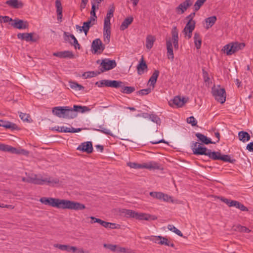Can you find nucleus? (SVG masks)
Instances as JSON below:
<instances>
[{
  "instance_id": "f257e3e1",
  "label": "nucleus",
  "mask_w": 253,
  "mask_h": 253,
  "mask_svg": "<svg viewBox=\"0 0 253 253\" xmlns=\"http://www.w3.org/2000/svg\"><path fill=\"white\" fill-rule=\"evenodd\" d=\"M27 178L23 177L22 181L28 183H33L37 185H43L44 184H57L59 180L57 178H53L50 177H41L33 173L25 172Z\"/></svg>"
},
{
  "instance_id": "f03ea898",
  "label": "nucleus",
  "mask_w": 253,
  "mask_h": 253,
  "mask_svg": "<svg viewBox=\"0 0 253 253\" xmlns=\"http://www.w3.org/2000/svg\"><path fill=\"white\" fill-rule=\"evenodd\" d=\"M56 208L62 209H67L70 210H82L84 209L85 207L84 204L77 202L57 199Z\"/></svg>"
},
{
  "instance_id": "7ed1b4c3",
  "label": "nucleus",
  "mask_w": 253,
  "mask_h": 253,
  "mask_svg": "<svg viewBox=\"0 0 253 253\" xmlns=\"http://www.w3.org/2000/svg\"><path fill=\"white\" fill-rule=\"evenodd\" d=\"M245 46V44L243 42H232L225 45L223 47V50L227 55H230L240 50H242Z\"/></svg>"
},
{
  "instance_id": "20e7f679",
  "label": "nucleus",
  "mask_w": 253,
  "mask_h": 253,
  "mask_svg": "<svg viewBox=\"0 0 253 253\" xmlns=\"http://www.w3.org/2000/svg\"><path fill=\"white\" fill-rule=\"evenodd\" d=\"M124 83L121 81H116V80H103L99 82H97L95 83V85H98V87H101L104 86L107 87H111L114 88H118L123 84Z\"/></svg>"
},
{
  "instance_id": "39448f33",
  "label": "nucleus",
  "mask_w": 253,
  "mask_h": 253,
  "mask_svg": "<svg viewBox=\"0 0 253 253\" xmlns=\"http://www.w3.org/2000/svg\"><path fill=\"white\" fill-rule=\"evenodd\" d=\"M212 94L215 99L221 104L226 101V92L224 88L213 87Z\"/></svg>"
},
{
  "instance_id": "423d86ee",
  "label": "nucleus",
  "mask_w": 253,
  "mask_h": 253,
  "mask_svg": "<svg viewBox=\"0 0 253 253\" xmlns=\"http://www.w3.org/2000/svg\"><path fill=\"white\" fill-rule=\"evenodd\" d=\"M17 36L18 39L27 42H36L39 39V36L35 33H18Z\"/></svg>"
},
{
  "instance_id": "0eeeda50",
  "label": "nucleus",
  "mask_w": 253,
  "mask_h": 253,
  "mask_svg": "<svg viewBox=\"0 0 253 253\" xmlns=\"http://www.w3.org/2000/svg\"><path fill=\"white\" fill-rule=\"evenodd\" d=\"M116 66L117 63L115 60L105 58L102 60L100 63V66L101 67V71L102 72L108 71L114 68Z\"/></svg>"
},
{
  "instance_id": "6e6552de",
  "label": "nucleus",
  "mask_w": 253,
  "mask_h": 253,
  "mask_svg": "<svg viewBox=\"0 0 253 253\" xmlns=\"http://www.w3.org/2000/svg\"><path fill=\"white\" fill-rule=\"evenodd\" d=\"M198 144V143L197 142L193 141L192 143L191 148L193 154L197 155H204L206 156L209 149L205 147H201Z\"/></svg>"
},
{
  "instance_id": "1a4fd4ad",
  "label": "nucleus",
  "mask_w": 253,
  "mask_h": 253,
  "mask_svg": "<svg viewBox=\"0 0 253 253\" xmlns=\"http://www.w3.org/2000/svg\"><path fill=\"white\" fill-rule=\"evenodd\" d=\"M11 26L18 29H26L29 27L28 23L18 18L13 19V22L10 23Z\"/></svg>"
},
{
  "instance_id": "9d476101",
  "label": "nucleus",
  "mask_w": 253,
  "mask_h": 253,
  "mask_svg": "<svg viewBox=\"0 0 253 253\" xmlns=\"http://www.w3.org/2000/svg\"><path fill=\"white\" fill-rule=\"evenodd\" d=\"M91 48L94 50L95 53L98 52L100 53L104 50L105 46L102 43L100 39H96L93 41Z\"/></svg>"
},
{
  "instance_id": "9b49d317",
  "label": "nucleus",
  "mask_w": 253,
  "mask_h": 253,
  "mask_svg": "<svg viewBox=\"0 0 253 253\" xmlns=\"http://www.w3.org/2000/svg\"><path fill=\"white\" fill-rule=\"evenodd\" d=\"M186 100L185 98H181L179 96H177L174 97L172 100L169 101V104L171 107L176 106L177 107H181L183 106L186 103Z\"/></svg>"
},
{
  "instance_id": "f8f14e48",
  "label": "nucleus",
  "mask_w": 253,
  "mask_h": 253,
  "mask_svg": "<svg viewBox=\"0 0 253 253\" xmlns=\"http://www.w3.org/2000/svg\"><path fill=\"white\" fill-rule=\"evenodd\" d=\"M77 150L85 152L87 154L91 153L93 151L92 142L86 141L81 143L77 148Z\"/></svg>"
},
{
  "instance_id": "ddd939ff",
  "label": "nucleus",
  "mask_w": 253,
  "mask_h": 253,
  "mask_svg": "<svg viewBox=\"0 0 253 253\" xmlns=\"http://www.w3.org/2000/svg\"><path fill=\"white\" fill-rule=\"evenodd\" d=\"M192 3L193 1L191 0H186L176 8V11L179 14H182Z\"/></svg>"
},
{
  "instance_id": "4468645a",
  "label": "nucleus",
  "mask_w": 253,
  "mask_h": 253,
  "mask_svg": "<svg viewBox=\"0 0 253 253\" xmlns=\"http://www.w3.org/2000/svg\"><path fill=\"white\" fill-rule=\"evenodd\" d=\"M5 152H9L12 154H21L27 156L29 154V152L24 149H17L11 146L6 145Z\"/></svg>"
},
{
  "instance_id": "2eb2a0df",
  "label": "nucleus",
  "mask_w": 253,
  "mask_h": 253,
  "mask_svg": "<svg viewBox=\"0 0 253 253\" xmlns=\"http://www.w3.org/2000/svg\"><path fill=\"white\" fill-rule=\"evenodd\" d=\"M57 198H46L43 197L40 198V202L45 205H48L56 208Z\"/></svg>"
},
{
  "instance_id": "dca6fc26",
  "label": "nucleus",
  "mask_w": 253,
  "mask_h": 253,
  "mask_svg": "<svg viewBox=\"0 0 253 253\" xmlns=\"http://www.w3.org/2000/svg\"><path fill=\"white\" fill-rule=\"evenodd\" d=\"M53 55L60 58H73L74 55L72 51H63L57 52H54Z\"/></svg>"
},
{
  "instance_id": "f3484780",
  "label": "nucleus",
  "mask_w": 253,
  "mask_h": 253,
  "mask_svg": "<svg viewBox=\"0 0 253 253\" xmlns=\"http://www.w3.org/2000/svg\"><path fill=\"white\" fill-rule=\"evenodd\" d=\"M166 46L167 49V55L169 59L172 60L174 58L172 42L170 39L166 40Z\"/></svg>"
},
{
  "instance_id": "a211bd4d",
  "label": "nucleus",
  "mask_w": 253,
  "mask_h": 253,
  "mask_svg": "<svg viewBox=\"0 0 253 253\" xmlns=\"http://www.w3.org/2000/svg\"><path fill=\"white\" fill-rule=\"evenodd\" d=\"M65 110V107H55L52 108V112L53 115L59 118H64Z\"/></svg>"
},
{
  "instance_id": "6ab92c4d",
  "label": "nucleus",
  "mask_w": 253,
  "mask_h": 253,
  "mask_svg": "<svg viewBox=\"0 0 253 253\" xmlns=\"http://www.w3.org/2000/svg\"><path fill=\"white\" fill-rule=\"evenodd\" d=\"M111 27L110 26H103V38L105 43L108 44L110 40Z\"/></svg>"
},
{
  "instance_id": "aec40b11",
  "label": "nucleus",
  "mask_w": 253,
  "mask_h": 253,
  "mask_svg": "<svg viewBox=\"0 0 253 253\" xmlns=\"http://www.w3.org/2000/svg\"><path fill=\"white\" fill-rule=\"evenodd\" d=\"M5 3L10 7L15 9L21 8L23 6V3L18 0H8L6 1Z\"/></svg>"
},
{
  "instance_id": "412c9836",
  "label": "nucleus",
  "mask_w": 253,
  "mask_h": 253,
  "mask_svg": "<svg viewBox=\"0 0 253 253\" xmlns=\"http://www.w3.org/2000/svg\"><path fill=\"white\" fill-rule=\"evenodd\" d=\"M0 126H3L6 128H9L11 130H16L18 129L17 126L11 122L0 120Z\"/></svg>"
},
{
  "instance_id": "4be33fe9",
  "label": "nucleus",
  "mask_w": 253,
  "mask_h": 253,
  "mask_svg": "<svg viewBox=\"0 0 253 253\" xmlns=\"http://www.w3.org/2000/svg\"><path fill=\"white\" fill-rule=\"evenodd\" d=\"M66 108L64 118L66 119H73L77 116L74 108H70L68 106H65Z\"/></svg>"
},
{
  "instance_id": "5701e85b",
  "label": "nucleus",
  "mask_w": 253,
  "mask_h": 253,
  "mask_svg": "<svg viewBox=\"0 0 253 253\" xmlns=\"http://www.w3.org/2000/svg\"><path fill=\"white\" fill-rule=\"evenodd\" d=\"M152 241L159 244L165 245L168 246H173V244L171 243L168 238H151Z\"/></svg>"
},
{
  "instance_id": "b1692460",
  "label": "nucleus",
  "mask_w": 253,
  "mask_h": 253,
  "mask_svg": "<svg viewBox=\"0 0 253 253\" xmlns=\"http://www.w3.org/2000/svg\"><path fill=\"white\" fill-rule=\"evenodd\" d=\"M195 135L198 138L199 140L205 144H215V142H213L211 141L210 138H208L206 136L202 133H197Z\"/></svg>"
},
{
  "instance_id": "393cba45",
  "label": "nucleus",
  "mask_w": 253,
  "mask_h": 253,
  "mask_svg": "<svg viewBox=\"0 0 253 253\" xmlns=\"http://www.w3.org/2000/svg\"><path fill=\"white\" fill-rule=\"evenodd\" d=\"M142 168H145L148 169H158L160 166L158 163L155 162H150L147 163L142 164Z\"/></svg>"
},
{
  "instance_id": "a878e982",
  "label": "nucleus",
  "mask_w": 253,
  "mask_h": 253,
  "mask_svg": "<svg viewBox=\"0 0 253 253\" xmlns=\"http://www.w3.org/2000/svg\"><path fill=\"white\" fill-rule=\"evenodd\" d=\"M114 12V8L113 7L110 9L107 12L106 16L104 19V25L110 26V19L113 16V13Z\"/></svg>"
},
{
  "instance_id": "bb28decb",
  "label": "nucleus",
  "mask_w": 253,
  "mask_h": 253,
  "mask_svg": "<svg viewBox=\"0 0 253 253\" xmlns=\"http://www.w3.org/2000/svg\"><path fill=\"white\" fill-rule=\"evenodd\" d=\"M239 140L243 142H246L249 141L251 136L248 132L244 131H241L238 133Z\"/></svg>"
},
{
  "instance_id": "cd10ccee",
  "label": "nucleus",
  "mask_w": 253,
  "mask_h": 253,
  "mask_svg": "<svg viewBox=\"0 0 253 253\" xmlns=\"http://www.w3.org/2000/svg\"><path fill=\"white\" fill-rule=\"evenodd\" d=\"M55 6L56 8V13L57 14V19L61 20L62 18V6L59 0H56L55 1Z\"/></svg>"
},
{
  "instance_id": "c85d7f7f",
  "label": "nucleus",
  "mask_w": 253,
  "mask_h": 253,
  "mask_svg": "<svg viewBox=\"0 0 253 253\" xmlns=\"http://www.w3.org/2000/svg\"><path fill=\"white\" fill-rule=\"evenodd\" d=\"M217 20L215 16H212L209 17L205 19V22L206 23V29H209L211 28L215 23Z\"/></svg>"
},
{
  "instance_id": "c756f323",
  "label": "nucleus",
  "mask_w": 253,
  "mask_h": 253,
  "mask_svg": "<svg viewBox=\"0 0 253 253\" xmlns=\"http://www.w3.org/2000/svg\"><path fill=\"white\" fill-rule=\"evenodd\" d=\"M147 68V65L145 62L144 61L143 58H142L141 60L137 66V70L138 74L141 75L143 73L145 69Z\"/></svg>"
},
{
  "instance_id": "7c9ffc66",
  "label": "nucleus",
  "mask_w": 253,
  "mask_h": 253,
  "mask_svg": "<svg viewBox=\"0 0 253 253\" xmlns=\"http://www.w3.org/2000/svg\"><path fill=\"white\" fill-rule=\"evenodd\" d=\"M133 20V17L131 16L126 18L122 22L120 26V29L123 31L126 29L128 26L132 22Z\"/></svg>"
},
{
  "instance_id": "2f4dec72",
  "label": "nucleus",
  "mask_w": 253,
  "mask_h": 253,
  "mask_svg": "<svg viewBox=\"0 0 253 253\" xmlns=\"http://www.w3.org/2000/svg\"><path fill=\"white\" fill-rule=\"evenodd\" d=\"M155 41V38L154 36L151 35L147 36L146 40V47L150 49L152 47Z\"/></svg>"
},
{
  "instance_id": "473e14b6",
  "label": "nucleus",
  "mask_w": 253,
  "mask_h": 253,
  "mask_svg": "<svg viewBox=\"0 0 253 253\" xmlns=\"http://www.w3.org/2000/svg\"><path fill=\"white\" fill-rule=\"evenodd\" d=\"M194 43L197 49H200L201 46L202 39L200 34L199 33L196 32L194 35Z\"/></svg>"
},
{
  "instance_id": "72a5a7b5",
  "label": "nucleus",
  "mask_w": 253,
  "mask_h": 253,
  "mask_svg": "<svg viewBox=\"0 0 253 253\" xmlns=\"http://www.w3.org/2000/svg\"><path fill=\"white\" fill-rule=\"evenodd\" d=\"M159 71L158 70H155L150 78L149 79V82L150 83V84L154 86L155 84H156L157 78L159 75Z\"/></svg>"
},
{
  "instance_id": "f704fd0d",
  "label": "nucleus",
  "mask_w": 253,
  "mask_h": 253,
  "mask_svg": "<svg viewBox=\"0 0 253 253\" xmlns=\"http://www.w3.org/2000/svg\"><path fill=\"white\" fill-rule=\"evenodd\" d=\"M195 27V22L194 20H189L186 24L183 31H193Z\"/></svg>"
},
{
  "instance_id": "c9c22d12",
  "label": "nucleus",
  "mask_w": 253,
  "mask_h": 253,
  "mask_svg": "<svg viewBox=\"0 0 253 253\" xmlns=\"http://www.w3.org/2000/svg\"><path fill=\"white\" fill-rule=\"evenodd\" d=\"M220 153L218 152H211V150H208L206 156L209 157L212 160H219Z\"/></svg>"
},
{
  "instance_id": "e433bc0d",
  "label": "nucleus",
  "mask_w": 253,
  "mask_h": 253,
  "mask_svg": "<svg viewBox=\"0 0 253 253\" xmlns=\"http://www.w3.org/2000/svg\"><path fill=\"white\" fill-rule=\"evenodd\" d=\"M120 87H121V92L126 94H130L135 90V87L133 86H125L122 84V86Z\"/></svg>"
},
{
  "instance_id": "4c0bfd02",
  "label": "nucleus",
  "mask_w": 253,
  "mask_h": 253,
  "mask_svg": "<svg viewBox=\"0 0 253 253\" xmlns=\"http://www.w3.org/2000/svg\"><path fill=\"white\" fill-rule=\"evenodd\" d=\"M75 112H79L81 113H84L85 112H88L90 109L87 106H82L80 105H74L73 106Z\"/></svg>"
},
{
  "instance_id": "58836bf2",
  "label": "nucleus",
  "mask_w": 253,
  "mask_h": 253,
  "mask_svg": "<svg viewBox=\"0 0 253 253\" xmlns=\"http://www.w3.org/2000/svg\"><path fill=\"white\" fill-rule=\"evenodd\" d=\"M90 218L91 219V221L90 222L91 223H98L100 224L101 226L104 227H107V225H108V222L103 221L100 219L95 218V217L91 216L90 217Z\"/></svg>"
},
{
  "instance_id": "ea45409f",
  "label": "nucleus",
  "mask_w": 253,
  "mask_h": 253,
  "mask_svg": "<svg viewBox=\"0 0 253 253\" xmlns=\"http://www.w3.org/2000/svg\"><path fill=\"white\" fill-rule=\"evenodd\" d=\"M69 86L74 89L80 90L84 88V87L82 85L78 84L77 83L72 81L69 82Z\"/></svg>"
},
{
  "instance_id": "a19ab883",
  "label": "nucleus",
  "mask_w": 253,
  "mask_h": 253,
  "mask_svg": "<svg viewBox=\"0 0 253 253\" xmlns=\"http://www.w3.org/2000/svg\"><path fill=\"white\" fill-rule=\"evenodd\" d=\"M116 252L118 253H134V251L131 250V249L125 248L121 247L119 246H117V248H116Z\"/></svg>"
},
{
  "instance_id": "79ce46f5",
  "label": "nucleus",
  "mask_w": 253,
  "mask_h": 253,
  "mask_svg": "<svg viewBox=\"0 0 253 253\" xmlns=\"http://www.w3.org/2000/svg\"><path fill=\"white\" fill-rule=\"evenodd\" d=\"M221 200L224 203L226 204L229 207H235L236 206V204L237 203V201L231 200L230 199L225 198L222 197L221 198Z\"/></svg>"
},
{
  "instance_id": "37998d69",
  "label": "nucleus",
  "mask_w": 253,
  "mask_h": 253,
  "mask_svg": "<svg viewBox=\"0 0 253 253\" xmlns=\"http://www.w3.org/2000/svg\"><path fill=\"white\" fill-rule=\"evenodd\" d=\"M136 215H135L134 218L140 220H149L150 218V215L147 214L145 213H138L137 212H135Z\"/></svg>"
},
{
  "instance_id": "c03bdc74",
  "label": "nucleus",
  "mask_w": 253,
  "mask_h": 253,
  "mask_svg": "<svg viewBox=\"0 0 253 253\" xmlns=\"http://www.w3.org/2000/svg\"><path fill=\"white\" fill-rule=\"evenodd\" d=\"M219 160H222L223 162H229L230 163H233L235 161V159H231L230 156L228 155H223L221 156L220 154Z\"/></svg>"
},
{
  "instance_id": "a18cd8bd",
  "label": "nucleus",
  "mask_w": 253,
  "mask_h": 253,
  "mask_svg": "<svg viewBox=\"0 0 253 253\" xmlns=\"http://www.w3.org/2000/svg\"><path fill=\"white\" fill-rule=\"evenodd\" d=\"M168 229L175 233L176 234H177V235H178L179 236H180V237H182L183 236L181 232L177 229L174 225H168Z\"/></svg>"
},
{
  "instance_id": "49530a36",
  "label": "nucleus",
  "mask_w": 253,
  "mask_h": 253,
  "mask_svg": "<svg viewBox=\"0 0 253 253\" xmlns=\"http://www.w3.org/2000/svg\"><path fill=\"white\" fill-rule=\"evenodd\" d=\"M54 247L59 248V249H60L62 251H65L67 252H69V248H70L69 245H61V244H54Z\"/></svg>"
},
{
  "instance_id": "de8ad7c7",
  "label": "nucleus",
  "mask_w": 253,
  "mask_h": 253,
  "mask_svg": "<svg viewBox=\"0 0 253 253\" xmlns=\"http://www.w3.org/2000/svg\"><path fill=\"white\" fill-rule=\"evenodd\" d=\"M99 129H96L97 131H100L104 134L112 135L111 132L110 130L107 128H106L103 126H99Z\"/></svg>"
},
{
  "instance_id": "09e8293b",
  "label": "nucleus",
  "mask_w": 253,
  "mask_h": 253,
  "mask_svg": "<svg viewBox=\"0 0 253 253\" xmlns=\"http://www.w3.org/2000/svg\"><path fill=\"white\" fill-rule=\"evenodd\" d=\"M127 217L134 218L135 211L130 210H124L123 212Z\"/></svg>"
},
{
  "instance_id": "8fccbe9b",
  "label": "nucleus",
  "mask_w": 253,
  "mask_h": 253,
  "mask_svg": "<svg viewBox=\"0 0 253 253\" xmlns=\"http://www.w3.org/2000/svg\"><path fill=\"white\" fill-rule=\"evenodd\" d=\"M206 0H197L194 4L195 11H198Z\"/></svg>"
},
{
  "instance_id": "3c124183",
  "label": "nucleus",
  "mask_w": 253,
  "mask_h": 253,
  "mask_svg": "<svg viewBox=\"0 0 253 253\" xmlns=\"http://www.w3.org/2000/svg\"><path fill=\"white\" fill-rule=\"evenodd\" d=\"M149 118L152 122L156 123L157 124H160L161 123L160 118L156 115H149Z\"/></svg>"
},
{
  "instance_id": "603ef678",
  "label": "nucleus",
  "mask_w": 253,
  "mask_h": 253,
  "mask_svg": "<svg viewBox=\"0 0 253 253\" xmlns=\"http://www.w3.org/2000/svg\"><path fill=\"white\" fill-rule=\"evenodd\" d=\"M54 129L60 132H69L70 131V128L64 126L61 127L57 126V128H56V127H55Z\"/></svg>"
},
{
  "instance_id": "864d4df0",
  "label": "nucleus",
  "mask_w": 253,
  "mask_h": 253,
  "mask_svg": "<svg viewBox=\"0 0 253 253\" xmlns=\"http://www.w3.org/2000/svg\"><path fill=\"white\" fill-rule=\"evenodd\" d=\"M69 253H83L84 251L82 249H78L75 247L70 246Z\"/></svg>"
},
{
  "instance_id": "5fc2aeb1",
  "label": "nucleus",
  "mask_w": 253,
  "mask_h": 253,
  "mask_svg": "<svg viewBox=\"0 0 253 253\" xmlns=\"http://www.w3.org/2000/svg\"><path fill=\"white\" fill-rule=\"evenodd\" d=\"M172 39H178V31L176 27H173L171 30Z\"/></svg>"
},
{
  "instance_id": "6e6d98bb",
  "label": "nucleus",
  "mask_w": 253,
  "mask_h": 253,
  "mask_svg": "<svg viewBox=\"0 0 253 253\" xmlns=\"http://www.w3.org/2000/svg\"><path fill=\"white\" fill-rule=\"evenodd\" d=\"M187 123L191 124L193 126H196L197 123V121L193 116L188 117L187 119Z\"/></svg>"
},
{
  "instance_id": "4d7b16f0",
  "label": "nucleus",
  "mask_w": 253,
  "mask_h": 253,
  "mask_svg": "<svg viewBox=\"0 0 253 253\" xmlns=\"http://www.w3.org/2000/svg\"><path fill=\"white\" fill-rule=\"evenodd\" d=\"M127 165L130 168L136 169H141L142 166V164H137L136 163H131V162L128 163Z\"/></svg>"
},
{
  "instance_id": "13d9d810",
  "label": "nucleus",
  "mask_w": 253,
  "mask_h": 253,
  "mask_svg": "<svg viewBox=\"0 0 253 253\" xmlns=\"http://www.w3.org/2000/svg\"><path fill=\"white\" fill-rule=\"evenodd\" d=\"M150 195L153 198L161 200V196L162 195V192H151Z\"/></svg>"
},
{
  "instance_id": "bf43d9fd",
  "label": "nucleus",
  "mask_w": 253,
  "mask_h": 253,
  "mask_svg": "<svg viewBox=\"0 0 253 253\" xmlns=\"http://www.w3.org/2000/svg\"><path fill=\"white\" fill-rule=\"evenodd\" d=\"M103 246L105 248H107L113 252H116V248H117V245L108 244H104L103 245Z\"/></svg>"
},
{
  "instance_id": "052dcab7",
  "label": "nucleus",
  "mask_w": 253,
  "mask_h": 253,
  "mask_svg": "<svg viewBox=\"0 0 253 253\" xmlns=\"http://www.w3.org/2000/svg\"><path fill=\"white\" fill-rule=\"evenodd\" d=\"M151 88H148L146 89H143L140 90L137 93L138 94H140L141 95H147V94H149V93L151 92Z\"/></svg>"
},
{
  "instance_id": "680f3d73",
  "label": "nucleus",
  "mask_w": 253,
  "mask_h": 253,
  "mask_svg": "<svg viewBox=\"0 0 253 253\" xmlns=\"http://www.w3.org/2000/svg\"><path fill=\"white\" fill-rule=\"evenodd\" d=\"M163 199L164 201L166 202H169L171 201L172 202V197L170 196H169L167 194H165L163 193H162V195L161 196V200Z\"/></svg>"
},
{
  "instance_id": "e2e57ef3",
  "label": "nucleus",
  "mask_w": 253,
  "mask_h": 253,
  "mask_svg": "<svg viewBox=\"0 0 253 253\" xmlns=\"http://www.w3.org/2000/svg\"><path fill=\"white\" fill-rule=\"evenodd\" d=\"M64 40L65 41H68L69 40V38H71L72 40L73 41L75 39H76L75 37L72 35V34H69L68 32H64Z\"/></svg>"
},
{
  "instance_id": "0e129e2a",
  "label": "nucleus",
  "mask_w": 253,
  "mask_h": 253,
  "mask_svg": "<svg viewBox=\"0 0 253 253\" xmlns=\"http://www.w3.org/2000/svg\"><path fill=\"white\" fill-rule=\"evenodd\" d=\"M236 208L240 209L242 211H248V209L246 207L244 206L242 204L239 202L238 201L237 202V203L236 204Z\"/></svg>"
},
{
  "instance_id": "69168bd1",
  "label": "nucleus",
  "mask_w": 253,
  "mask_h": 253,
  "mask_svg": "<svg viewBox=\"0 0 253 253\" xmlns=\"http://www.w3.org/2000/svg\"><path fill=\"white\" fill-rule=\"evenodd\" d=\"M1 19H3V23H9L10 24L13 21V19H12L11 18H10L9 16H3L1 18Z\"/></svg>"
},
{
  "instance_id": "338daca9",
  "label": "nucleus",
  "mask_w": 253,
  "mask_h": 253,
  "mask_svg": "<svg viewBox=\"0 0 253 253\" xmlns=\"http://www.w3.org/2000/svg\"><path fill=\"white\" fill-rule=\"evenodd\" d=\"M95 75L96 74L94 72H87L83 74V76H84L85 78H91Z\"/></svg>"
},
{
  "instance_id": "774afa93",
  "label": "nucleus",
  "mask_w": 253,
  "mask_h": 253,
  "mask_svg": "<svg viewBox=\"0 0 253 253\" xmlns=\"http://www.w3.org/2000/svg\"><path fill=\"white\" fill-rule=\"evenodd\" d=\"M19 117H20L22 120L24 121H28L29 116L27 114L21 112L19 114Z\"/></svg>"
}]
</instances>
